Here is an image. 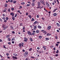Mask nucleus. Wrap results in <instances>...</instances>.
Returning <instances> with one entry per match:
<instances>
[{"mask_svg": "<svg viewBox=\"0 0 60 60\" xmlns=\"http://www.w3.org/2000/svg\"><path fill=\"white\" fill-rule=\"evenodd\" d=\"M11 15H12V19L13 20H15V18L14 17V13H13L11 12L10 13Z\"/></svg>", "mask_w": 60, "mask_h": 60, "instance_id": "nucleus-1", "label": "nucleus"}, {"mask_svg": "<svg viewBox=\"0 0 60 60\" xmlns=\"http://www.w3.org/2000/svg\"><path fill=\"white\" fill-rule=\"evenodd\" d=\"M24 41L25 42H26V41H27V40H28V39H27V38L26 37H25L24 38Z\"/></svg>", "mask_w": 60, "mask_h": 60, "instance_id": "nucleus-2", "label": "nucleus"}, {"mask_svg": "<svg viewBox=\"0 0 60 60\" xmlns=\"http://www.w3.org/2000/svg\"><path fill=\"white\" fill-rule=\"evenodd\" d=\"M41 32H42L43 33L45 34H47V32L45 31V30H43L41 31Z\"/></svg>", "mask_w": 60, "mask_h": 60, "instance_id": "nucleus-3", "label": "nucleus"}, {"mask_svg": "<svg viewBox=\"0 0 60 60\" xmlns=\"http://www.w3.org/2000/svg\"><path fill=\"white\" fill-rule=\"evenodd\" d=\"M51 28V26H49L47 27V30H50V29Z\"/></svg>", "mask_w": 60, "mask_h": 60, "instance_id": "nucleus-4", "label": "nucleus"}, {"mask_svg": "<svg viewBox=\"0 0 60 60\" xmlns=\"http://www.w3.org/2000/svg\"><path fill=\"white\" fill-rule=\"evenodd\" d=\"M24 54L25 55H28V52L26 51L25 52Z\"/></svg>", "mask_w": 60, "mask_h": 60, "instance_id": "nucleus-5", "label": "nucleus"}, {"mask_svg": "<svg viewBox=\"0 0 60 60\" xmlns=\"http://www.w3.org/2000/svg\"><path fill=\"white\" fill-rule=\"evenodd\" d=\"M46 4L47 6H48V7H49L50 6L49 4V3H48V2H46Z\"/></svg>", "mask_w": 60, "mask_h": 60, "instance_id": "nucleus-6", "label": "nucleus"}, {"mask_svg": "<svg viewBox=\"0 0 60 60\" xmlns=\"http://www.w3.org/2000/svg\"><path fill=\"white\" fill-rule=\"evenodd\" d=\"M38 28H39V29H41L42 28L41 26H40V25H38Z\"/></svg>", "mask_w": 60, "mask_h": 60, "instance_id": "nucleus-7", "label": "nucleus"}, {"mask_svg": "<svg viewBox=\"0 0 60 60\" xmlns=\"http://www.w3.org/2000/svg\"><path fill=\"white\" fill-rule=\"evenodd\" d=\"M6 8H5L4 9V10H3V12H6Z\"/></svg>", "mask_w": 60, "mask_h": 60, "instance_id": "nucleus-8", "label": "nucleus"}, {"mask_svg": "<svg viewBox=\"0 0 60 60\" xmlns=\"http://www.w3.org/2000/svg\"><path fill=\"white\" fill-rule=\"evenodd\" d=\"M34 29V30H36V28H37V26L36 25L35 26H34V27L33 28Z\"/></svg>", "mask_w": 60, "mask_h": 60, "instance_id": "nucleus-9", "label": "nucleus"}, {"mask_svg": "<svg viewBox=\"0 0 60 60\" xmlns=\"http://www.w3.org/2000/svg\"><path fill=\"white\" fill-rule=\"evenodd\" d=\"M37 4L38 6H40L41 5V3L40 2H38Z\"/></svg>", "mask_w": 60, "mask_h": 60, "instance_id": "nucleus-10", "label": "nucleus"}, {"mask_svg": "<svg viewBox=\"0 0 60 60\" xmlns=\"http://www.w3.org/2000/svg\"><path fill=\"white\" fill-rule=\"evenodd\" d=\"M12 57H13V59H17V58L16 56L14 57V56H12Z\"/></svg>", "mask_w": 60, "mask_h": 60, "instance_id": "nucleus-11", "label": "nucleus"}, {"mask_svg": "<svg viewBox=\"0 0 60 60\" xmlns=\"http://www.w3.org/2000/svg\"><path fill=\"white\" fill-rule=\"evenodd\" d=\"M19 46L20 48H21L22 46H21V43H20L19 44Z\"/></svg>", "mask_w": 60, "mask_h": 60, "instance_id": "nucleus-12", "label": "nucleus"}, {"mask_svg": "<svg viewBox=\"0 0 60 60\" xmlns=\"http://www.w3.org/2000/svg\"><path fill=\"white\" fill-rule=\"evenodd\" d=\"M39 53H42L43 52V51H42V50H41V49L40 50H39Z\"/></svg>", "mask_w": 60, "mask_h": 60, "instance_id": "nucleus-13", "label": "nucleus"}, {"mask_svg": "<svg viewBox=\"0 0 60 60\" xmlns=\"http://www.w3.org/2000/svg\"><path fill=\"white\" fill-rule=\"evenodd\" d=\"M53 15L54 16H57V14L55 13L53 14Z\"/></svg>", "mask_w": 60, "mask_h": 60, "instance_id": "nucleus-14", "label": "nucleus"}, {"mask_svg": "<svg viewBox=\"0 0 60 60\" xmlns=\"http://www.w3.org/2000/svg\"><path fill=\"white\" fill-rule=\"evenodd\" d=\"M56 25L57 26H58V27H59V26H60V24H59L58 23H56Z\"/></svg>", "mask_w": 60, "mask_h": 60, "instance_id": "nucleus-15", "label": "nucleus"}, {"mask_svg": "<svg viewBox=\"0 0 60 60\" xmlns=\"http://www.w3.org/2000/svg\"><path fill=\"white\" fill-rule=\"evenodd\" d=\"M13 56H18V55L15 53H14L13 54Z\"/></svg>", "mask_w": 60, "mask_h": 60, "instance_id": "nucleus-16", "label": "nucleus"}, {"mask_svg": "<svg viewBox=\"0 0 60 60\" xmlns=\"http://www.w3.org/2000/svg\"><path fill=\"white\" fill-rule=\"evenodd\" d=\"M35 4V3H34V2H33L32 4V6H34Z\"/></svg>", "mask_w": 60, "mask_h": 60, "instance_id": "nucleus-17", "label": "nucleus"}, {"mask_svg": "<svg viewBox=\"0 0 60 60\" xmlns=\"http://www.w3.org/2000/svg\"><path fill=\"white\" fill-rule=\"evenodd\" d=\"M37 21H35L33 23L34 25H36V24H37Z\"/></svg>", "mask_w": 60, "mask_h": 60, "instance_id": "nucleus-18", "label": "nucleus"}, {"mask_svg": "<svg viewBox=\"0 0 60 60\" xmlns=\"http://www.w3.org/2000/svg\"><path fill=\"white\" fill-rule=\"evenodd\" d=\"M10 34H9L8 35H7L6 36V37L7 38H8L9 37H10Z\"/></svg>", "mask_w": 60, "mask_h": 60, "instance_id": "nucleus-19", "label": "nucleus"}, {"mask_svg": "<svg viewBox=\"0 0 60 60\" xmlns=\"http://www.w3.org/2000/svg\"><path fill=\"white\" fill-rule=\"evenodd\" d=\"M8 5L6 4L5 5H4L5 7H4L5 8H6V7H8Z\"/></svg>", "mask_w": 60, "mask_h": 60, "instance_id": "nucleus-20", "label": "nucleus"}, {"mask_svg": "<svg viewBox=\"0 0 60 60\" xmlns=\"http://www.w3.org/2000/svg\"><path fill=\"white\" fill-rule=\"evenodd\" d=\"M28 33L29 35H31V33L30 31H29L28 32Z\"/></svg>", "mask_w": 60, "mask_h": 60, "instance_id": "nucleus-21", "label": "nucleus"}, {"mask_svg": "<svg viewBox=\"0 0 60 60\" xmlns=\"http://www.w3.org/2000/svg\"><path fill=\"white\" fill-rule=\"evenodd\" d=\"M25 4V2H23L21 3V4L22 5H24Z\"/></svg>", "mask_w": 60, "mask_h": 60, "instance_id": "nucleus-22", "label": "nucleus"}, {"mask_svg": "<svg viewBox=\"0 0 60 60\" xmlns=\"http://www.w3.org/2000/svg\"><path fill=\"white\" fill-rule=\"evenodd\" d=\"M35 21V20L33 18H32V20H31V21Z\"/></svg>", "mask_w": 60, "mask_h": 60, "instance_id": "nucleus-23", "label": "nucleus"}, {"mask_svg": "<svg viewBox=\"0 0 60 60\" xmlns=\"http://www.w3.org/2000/svg\"><path fill=\"white\" fill-rule=\"evenodd\" d=\"M50 35H51V34H50L49 33H48L47 34V36H50Z\"/></svg>", "mask_w": 60, "mask_h": 60, "instance_id": "nucleus-24", "label": "nucleus"}, {"mask_svg": "<svg viewBox=\"0 0 60 60\" xmlns=\"http://www.w3.org/2000/svg\"><path fill=\"white\" fill-rule=\"evenodd\" d=\"M35 34H36L34 33H32V34H31V35H34Z\"/></svg>", "mask_w": 60, "mask_h": 60, "instance_id": "nucleus-25", "label": "nucleus"}, {"mask_svg": "<svg viewBox=\"0 0 60 60\" xmlns=\"http://www.w3.org/2000/svg\"><path fill=\"white\" fill-rule=\"evenodd\" d=\"M38 37L39 39H41L42 38V37L41 36H38Z\"/></svg>", "mask_w": 60, "mask_h": 60, "instance_id": "nucleus-26", "label": "nucleus"}, {"mask_svg": "<svg viewBox=\"0 0 60 60\" xmlns=\"http://www.w3.org/2000/svg\"><path fill=\"white\" fill-rule=\"evenodd\" d=\"M28 17H29V18H30V19H31V18H32V16H31V15H28Z\"/></svg>", "mask_w": 60, "mask_h": 60, "instance_id": "nucleus-27", "label": "nucleus"}, {"mask_svg": "<svg viewBox=\"0 0 60 60\" xmlns=\"http://www.w3.org/2000/svg\"><path fill=\"white\" fill-rule=\"evenodd\" d=\"M21 45L22 46V47H24V43L23 42H22V43H21Z\"/></svg>", "mask_w": 60, "mask_h": 60, "instance_id": "nucleus-28", "label": "nucleus"}, {"mask_svg": "<svg viewBox=\"0 0 60 60\" xmlns=\"http://www.w3.org/2000/svg\"><path fill=\"white\" fill-rule=\"evenodd\" d=\"M33 49L32 48H30V49H29V51H32V50Z\"/></svg>", "mask_w": 60, "mask_h": 60, "instance_id": "nucleus-29", "label": "nucleus"}, {"mask_svg": "<svg viewBox=\"0 0 60 60\" xmlns=\"http://www.w3.org/2000/svg\"><path fill=\"white\" fill-rule=\"evenodd\" d=\"M14 40H15V38L13 37L11 41H14Z\"/></svg>", "mask_w": 60, "mask_h": 60, "instance_id": "nucleus-30", "label": "nucleus"}, {"mask_svg": "<svg viewBox=\"0 0 60 60\" xmlns=\"http://www.w3.org/2000/svg\"><path fill=\"white\" fill-rule=\"evenodd\" d=\"M43 48L45 50H46V47L44 46H43Z\"/></svg>", "mask_w": 60, "mask_h": 60, "instance_id": "nucleus-31", "label": "nucleus"}, {"mask_svg": "<svg viewBox=\"0 0 60 60\" xmlns=\"http://www.w3.org/2000/svg\"><path fill=\"white\" fill-rule=\"evenodd\" d=\"M45 40H47V41H48V40H49V38H45Z\"/></svg>", "mask_w": 60, "mask_h": 60, "instance_id": "nucleus-32", "label": "nucleus"}, {"mask_svg": "<svg viewBox=\"0 0 60 60\" xmlns=\"http://www.w3.org/2000/svg\"><path fill=\"white\" fill-rule=\"evenodd\" d=\"M8 41H11V39H10V38H8Z\"/></svg>", "mask_w": 60, "mask_h": 60, "instance_id": "nucleus-33", "label": "nucleus"}, {"mask_svg": "<svg viewBox=\"0 0 60 60\" xmlns=\"http://www.w3.org/2000/svg\"><path fill=\"white\" fill-rule=\"evenodd\" d=\"M44 1V0H40V2L41 3H42V2H43Z\"/></svg>", "mask_w": 60, "mask_h": 60, "instance_id": "nucleus-34", "label": "nucleus"}, {"mask_svg": "<svg viewBox=\"0 0 60 60\" xmlns=\"http://www.w3.org/2000/svg\"><path fill=\"white\" fill-rule=\"evenodd\" d=\"M36 32L37 34L39 33V30H37L36 31Z\"/></svg>", "mask_w": 60, "mask_h": 60, "instance_id": "nucleus-35", "label": "nucleus"}, {"mask_svg": "<svg viewBox=\"0 0 60 60\" xmlns=\"http://www.w3.org/2000/svg\"><path fill=\"white\" fill-rule=\"evenodd\" d=\"M30 40L31 41H33V40L32 39V38H30Z\"/></svg>", "mask_w": 60, "mask_h": 60, "instance_id": "nucleus-36", "label": "nucleus"}, {"mask_svg": "<svg viewBox=\"0 0 60 60\" xmlns=\"http://www.w3.org/2000/svg\"><path fill=\"white\" fill-rule=\"evenodd\" d=\"M11 28L12 29V30H14V28H13V26H11Z\"/></svg>", "mask_w": 60, "mask_h": 60, "instance_id": "nucleus-37", "label": "nucleus"}, {"mask_svg": "<svg viewBox=\"0 0 60 60\" xmlns=\"http://www.w3.org/2000/svg\"><path fill=\"white\" fill-rule=\"evenodd\" d=\"M3 28H4L3 29L4 30H5V29H6V27H3Z\"/></svg>", "mask_w": 60, "mask_h": 60, "instance_id": "nucleus-38", "label": "nucleus"}, {"mask_svg": "<svg viewBox=\"0 0 60 60\" xmlns=\"http://www.w3.org/2000/svg\"><path fill=\"white\" fill-rule=\"evenodd\" d=\"M2 19H4V20H6V18L4 17H2Z\"/></svg>", "mask_w": 60, "mask_h": 60, "instance_id": "nucleus-39", "label": "nucleus"}, {"mask_svg": "<svg viewBox=\"0 0 60 60\" xmlns=\"http://www.w3.org/2000/svg\"><path fill=\"white\" fill-rule=\"evenodd\" d=\"M20 8H19V9H21L22 8V6H19Z\"/></svg>", "mask_w": 60, "mask_h": 60, "instance_id": "nucleus-40", "label": "nucleus"}, {"mask_svg": "<svg viewBox=\"0 0 60 60\" xmlns=\"http://www.w3.org/2000/svg\"><path fill=\"white\" fill-rule=\"evenodd\" d=\"M16 1L15 0L13 1V4H16Z\"/></svg>", "mask_w": 60, "mask_h": 60, "instance_id": "nucleus-41", "label": "nucleus"}, {"mask_svg": "<svg viewBox=\"0 0 60 60\" xmlns=\"http://www.w3.org/2000/svg\"><path fill=\"white\" fill-rule=\"evenodd\" d=\"M38 6V7L37 8V9L39 8H41V7H40V6Z\"/></svg>", "mask_w": 60, "mask_h": 60, "instance_id": "nucleus-42", "label": "nucleus"}, {"mask_svg": "<svg viewBox=\"0 0 60 60\" xmlns=\"http://www.w3.org/2000/svg\"><path fill=\"white\" fill-rule=\"evenodd\" d=\"M55 56L56 57V56H58V54H56L55 55Z\"/></svg>", "mask_w": 60, "mask_h": 60, "instance_id": "nucleus-43", "label": "nucleus"}, {"mask_svg": "<svg viewBox=\"0 0 60 60\" xmlns=\"http://www.w3.org/2000/svg\"><path fill=\"white\" fill-rule=\"evenodd\" d=\"M22 30H25V26H24L22 28Z\"/></svg>", "mask_w": 60, "mask_h": 60, "instance_id": "nucleus-44", "label": "nucleus"}, {"mask_svg": "<svg viewBox=\"0 0 60 60\" xmlns=\"http://www.w3.org/2000/svg\"><path fill=\"white\" fill-rule=\"evenodd\" d=\"M59 52V51L58 50H57L56 53H59V52Z\"/></svg>", "mask_w": 60, "mask_h": 60, "instance_id": "nucleus-45", "label": "nucleus"}, {"mask_svg": "<svg viewBox=\"0 0 60 60\" xmlns=\"http://www.w3.org/2000/svg\"><path fill=\"white\" fill-rule=\"evenodd\" d=\"M56 0L57 2L58 3L57 4H59V1L58 0Z\"/></svg>", "mask_w": 60, "mask_h": 60, "instance_id": "nucleus-46", "label": "nucleus"}, {"mask_svg": "<svg viewBox=\"0 0 60 60\" xmlns=\"http://www.w3.org/2000/svg\"><path fill=\"white\" fill-rule=\"evenodd\" d=\"M6 20H8L9 19V18H8V17H6Z\"/></svg>", "mask_w": 60, "mask_h": 60, "instance_id": "nucleus-47", "label": "nucleus"}, {"mask_svg": "<svg viewBox=\"0 0 60 60\" xmlns=\"http://www.w3.org/2000/svg\"><path fill=\"white\" fill-rule=\"evenodd\" d=\"M37 18H39V15H37Z\"/></svg>", "mask_w": 60, "mask_h": 60, "instance_id": "nucleus-48", "label": "nucleus"}, {"mask_svg": "<svg viewBox=\"0 0 60 60\" xmlns=\"http://www.w3.org/2000/svg\"><path fill=\"white\" fill-rule=\"evenodd\" d=\"M20 26H23V24L22 23H21L20 24Z\"/></svg>", "mask_w": 60, "mask_h": 60, "instance_id": "nucleus-49", "label": "nucleus"}, {"mask_svg": "<svg viewBox=\"0 0 60 60\" xmlns=\"http://www.w3.org/2000/svg\"><path fill=\"white\" fill-rule=\"evenodd\" d=\"M30 4H27L26 5V7H28V6H30Z\"/></svg>", "mask_w": 60, "mask_h": 60, "instance_id": "nucleus-50", "label": "nucleus"}, {"mask_svg": "<svg viewBox=\"0 0 60 60\" xmlns=\"http://www.w3.org/2000/svg\"><path fill=\"white\" fill-rule=\"evenodd\" d=\"M0 21L1 22H3V20H2V19L1 18H0Z\"/></svg>", "mask_w": 60, "mask_h": 60, "instance_id": "nucleus-51", "label": "nucleus"}, {"mask_svg": "<svg viewBox=\"0 0 60 60\" xmlns=\"http://www.w3.org/2000/svg\"><path fill=\"white\" fill-rule=\"evenodd\" d=\"M29 14L28 13V12H26V15H27H27H28V14Z\"/></svg>", "mask_w": 60, "mask_h": 60, "instance_id": "nucleus-52", "label": "nucleus"}, {"mask_svg": "<svg viewBox=\"0 0 60 60\" xmlns=\"http://www.w3.org/2000/svg\"><path fill=\"white\" fill-rule=\"evenodd\" d=\"M13 2V0H11L10 1L11 3H12Z\"/></svg>", "mask_w": 60, "mask_h": 60, "instance_id": "nucleus-53", "label": "nucleus"}, {"mask_svg": "<svg viewBox=\"0 0 60 60\" xmlns=\"http://www.w3.org/2000/svg\"><path fill=\"white\" fill-rule=\"evenodd\" d=\"M12 33L13 34H15V32L14 31H12Z\"/></svg>", "mask_w": 60, "mask_h": 60, "instance_id": "nucleus-54", "label": "nucleus"}, {"mask_svg": "<svg viewBox=\"0 0 60 60\" xmlns=\"http://www.w3.org/2000/svg\"><path fill=\"white\" fill-rule=\"evenodd\" d=\"M12 11H13L14 10V8H11Z\"/></svg>", "mask_w": 60, "mask_h": 60, "instance_id": "nucleus-55", "label": "nucleus"}, {"mask_svg": "<svg viewBox=\"0 0 60 60\" xmlns=\"http://www.w3.org/2000/svg\"><path fill=\"white\" fill-rule=\"evenodd\" d=\"M17 16V14H16L14 16L15 18H16Z\"/></svg>", "mask_w": 60, "mask_h": 60, "instance_id": "nucleus-56", "label": "nucleus"}, {"mask_svg": "<svg viewBox=\"0 0 60 60\" xmlns=\"http://www.w3.org/2000/svg\"><path fill=\"white\" fill-rule=\"evenodd\" d=\"M55 4L54 2H53L52 3V4L53 5H54Z\"/></svg>", "mask_w": 60, "mask_h": 60, "instance_id": "nucleus-57", "label": "nucleus"}, {"mask_svg": "<svg viewBox=\"0 0 60 60\" xmlns=\"http://www.w3.org/2000/svg\"><path fill=\"white\" fill-rule=\"evenodd\" d=\"M58 45H59V44H56V46H58Z\"/></svg>", "mask_w": 60, "mask_h": 60, "instance_id": "nucleus-58", "label": "nucleus"}, {"mask_svg": "<svg viewBox=\"0 0 60 60\" xmlns=\"http://www.w3.org/2000/svg\"><path fill=\"white\" fill-rule=\"evenodd\" d=\"M42 20H44V19H44V17H43L42 18Z\"/></svg>", "mask_w": 60, "mask_h": 60, "instance_id": "nucleus-59", "label": "nucleus"}, {"mask_svg": "<svg viewBox=\"0 0 60 60\" xmlns=\"http://www.w3.org/2000/svg\"><path fill=\"white\" fill-rule=\"evenodd\" d=\"M8 11H9V12L10 11V8H9L8 9Z\"/></svg>", "mask_w": 60, "mask_h": 60, "instance_id": "nucleus-60", "label": "nucleus"}, {"mask_svg": "<svg viewBox=\"0 0 60 60\" xmlns=\"http://www.w3.org/2000/svg\"><path fill=\"white\" fill-rule=\"evenodd\" d=\"M56 32L58 33H59V30H56Z\"/></svg>", "mask_w": 60, "mask_h": 60, "instance_id": "nucleus-61", "label": "nucleus"}, {"mask_svg": "<svg viewBox=\"0 0 60 60\" xmlns=\"http://www.w3.org/2000/svg\"><path fill=\"white\" fill-rule=\"evenodd\" d=\"M3 47L4 48V49H6V48L5 47V45H4L3 46Z\"/></svg>", "mask_w": 60, "mask_h": 60, "instance_id": "nucleus-62", "label": "nucleus"}, {"mask_svg": "<svg viewBox=\"0 0 60 60\" xmlns=\"http://www.w3.org/2000/svg\"><path fill=\"white\" fill-rule=\"evenodd\" d=\"M4 27H5V25H3V26L2 27L3 28Z\"/></svg>", "mask_w": 60, "mask_h": 60, "instance_id": "nucleus-63", "label": "nucleus"}, {"mask_svg": "<svg viewBox=\"0 0 60 60\" xmlns=\"http://www.w3.org/2000/svg\"><path fill=\"white\" fill-rule=\"evenodd\" d=\"M8 44L9 45H10V44H11V42H9L8 43Z\"/></svg>", "mask_w": 60, "mask_h": 60, "instance_id": "nucleus-64", "label": "nucleus"}]
</instances>
